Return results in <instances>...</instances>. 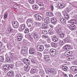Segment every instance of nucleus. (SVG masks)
<instances>
[{
    "mask_svg": "<svg viewBox=\"0 0 77 77\" xmlns=\"http://www.w3.org/2000/svg\"><path fill=\"white\" fill-rule=\"evenodd\" d=\"M41 36V34H39L37 32L34 31L33 32V35L34 41H37L38 40V38H40Z\"/></svg>",
    "mask_w": 77,
    "mask_h": 77,
    "instance_id": "obj_1",
    "label": "nucleus"
},
{
    "mask_svg": "<svg viewBox=\"0 0 77 77\" xmlns=\"http://www.w3.org/2000/svg\"><path fill=\"white\" fill-rule=\"evenodd\" d=\"M28 49V48L27 46H24L23 47L22 49H21V51L22 54H27V49Z\"/></svg>",
    "mask_w": 77,
    "mask_h": 77,
    "instance_id": "obj_2",
    "label": "nucleus"
},
{
    "mask_svg": "<svg viewBox=\"0 0 77 77\" xmlns=\"http://www.w3.org/2000/svg\"><path fill=\"white\" fill-rule=\"evenodd\" d=\"M60 21L61 23H62L63 25L65 26H69V24H66V21L63 17H60Z\"/></svg>",
    "mask_w": 77,
    "mask_h": 77,
    "instance_id": "obj_3",
    "label": "nucleus"
},
{
    "mask_svg": "<svg viewBox=\"0 0 77 77\" xmlns=\"http://www.w3.org/2000/svg\"><path fill=\"white\" fill-rule=\"evenodd\" d=\"M37 50L39 51H42L44 50V47L42 45H37Z\"/></svg>",
    "mask_w": 77,
    "mask_h": 77,
    "instance_id": "obj_4",
    "label": "nucleus"
},
{
    "mask_svg": "<svg viewBox=\"0 0 77 77\" xmlns=\"http://www.w3.org/2000/svg\"><path fill=\"white\" fill-rule=\"evenodd\" d=\"M33 20L30 19H27L26 21V24L27 26L29 27H32V23H33Z\"/></svg>",
    "mask_w": 77,
    "mask_h": 77,
    "instance_id": "obj_5",
    "label": "nucleus"
},
{
    "mask_svg": "<svg viewBox=\"0 0 77 77\" xmlns=\"http://www.w3.org/2000/svg\"><path fill=\"white\" fill-rule=\"evenodd\" d=\"M13 27L14 29H17L19 27V23L17 21H14L12 23Z\"/></svg>",
    "mask_w": 77,
    "mask_h": 77,
    "instance_id": "obj_6",
    "label": "nucleus"
},
{
    "mask_svg": "<svg viewBox=\"0 0 77 77\" xmlns=\"http://www.w3.org/2000/svg\"><path fill=\"white\" fill-rule=\"evenodd\" d=\"M69 25H70L69 26L70 30H76V26L74 24H72L70 25L69 24Z\"/></svg>",
    "mask_w": 77,
    "mask_h": 77,
    "instance_id": "obj_7",
    "label": "nucleus"
},
{
    "mask_svg": "<svg viewBox=\"0 0 77 77\" xmlns=\"http://www.w3.org/2000/svg\"><path fill=\"white\" fill-rule=\"evenodd\" d=\"M25 28H26V25H25V24H23L20 25L19 27V30L20 32H22V31H23Z\"/></svg>",
    "mask_w": 77,
    "mask_h": 77,
    "instance_id": "obj_8",
    "label": "nucleus"
},
{
    "mask_svg": "<svg viewBox=\"0 0 77 77\" xmlns=\"http://www.w3.org/2000/svg\"><path fill=\"white\" fill-rule=\"evenodd\" d=\"M35 17L39 21H40V23L42 22V17L41 16L38 15V14H35Z\"/></svg>",
    "mask_w": 77,
    "mask_h": 77,
    "instance_id": "obj_9",
    "label": "nucleus"
},
{
    "mask_svg": "<svg viewBox=\"0 0 77 77\" xmlns=\"http://www.w3.org/2000/svg\"><path fill=\"white\" fill-rule=\"evenodd\" d=\"M43 59H45L46 62H48L50 60V56L48 55H45L44 56Z\"/></svg>",
    "mask_w": 77,
    "mask_h": 77,
    "instance_id": "obj_10",
    "label": "nucleus"
},
{
    "mask_svg": "<svg viewBox=\"0 0 77 77\" xmlns=\"http://www.w3.org/2000/svg\"><path fill=\"white\" fill-rule=\"evenodd\" d=\"M56 18L53 17L51 18V23L52 24H56Z\"/></svg>",
    "mask_w": 77,
    "mask_h": 77,
    "instance_id": "obj_11",
    "label": "nucleus"
},
{
    "mask_svg": "<svg viewBox=\"0 0 77 77\" xmlns=\"http://www.w3.org/2000/svg\"><path fill=\"white\" fill-rule=\"evenodd\" d=\"M58 7L59 8H62L65 7V4L63 3H59L58 4Z\"/></svg>",
    "mask_w": 77,
    "mask_h": 77,
    "instance_id": "obj_12",
    "label": "nucleus"
},
{
    "mask_svg": "<svg viewBox=\"0 0 77 77\" xmlns=\"http://www.w3.org/2000/svg\"><path fill=\"white\" fill-rule=\"evenodd\" d=\"M6 59L7 62H8V63H11V62H12V58L11 57H8Z\"/></svg>",
    "mask_w": 77,
    "mask_h": 77,
    "instance_id": "obj_13",
    "label": "nucleus"
},
{
    "mask_svg": "<svg viewBox=\"0 0 77 77\" xmlns=\"http://www.w3.org/2000/svg\"><path fill=\"white\" fill-rule=\"evenodd\" d=\"M55 30L57 32L58 34L62 32V31H61V29H60V27H59V26H57L55 28Z\"/></svg>",
    "mask_w": 77,
    "mask_h": 77,
    "instance_id": "obj_14",
    "label": "nucleus"
},
{
    "mask_svg": "<svg viewBox=\"0 0 77 77\" xmlns=\"http://www.w3.org/2000/svg\"><path fill=\"white\" fill-rule=\"evenodd\" d=\"M71 51H67L65 53V56H71V54L70 53Z\"/></svg>",
    "mask_w": 77,
    "mask_h": 77,
    "instance_id": "obj_15",
    "label": "nucleus"
},
{
    "mask_svg": "<svg viewBox=\"0 0 77 77\" xmlns=\"http://www.w3.org/2000/svg\"><path fill=\"white\" fill-rule=\"evenodd\" d=\"M29 52V54H33L35 53V51L34 49L31 48H30Z\"/></svg>",
    "mask_w": 77,
    "mask_h": 77,
    "instance_id": "obj_16",
    "label": "nucleus"
},
{
    "mask_svg": "<svg viewBox=\"0 0 77 77\" xmlns=\"http://www.w3.org/2000/svg\"><path fill=\"white\" fill-rule=\"evenodd\" d=\"M71 69H72V71L75 72L77 73V67L76 66H73L71 67Z\"/></svg>",
    "mask_w": 77,
    "mask_h": 77,
    "instance_id": "obj_17",
    "label": "nucleus"
},
{
    "mask_svg": "<svg viewBox=\"0 0 77 77\" xmlns=\"http://www.w3.org/2000/svg\"><path fill=\"white\" fill-rule=\"evenodd\" d=\"M42 27L43 29H47L48 28V26L47 24H42Z\"/></svg>",
    "mask_w": 77,
    "mask_h": 77,
    "instance_id": "obj_18",
    "label": "nucleus"
},
{
    "mask_svg": "<svg viewBox=\"0 0 77 77\" xmlns=\"http://www.w3.org/2000/svg\"><path fill=\"white\" fill-rule=\"evenodd\" d=\"M50 20L47 19V18H45L44 20V21L45 23L46 24H50Z\"/></svg>",
    "mask_w": 77,
    "mask_h": 77,
    "instance_id": "obj_19",
    "label": "nucleus"
},
{
    "mask_svg": "<svg viewBox=\"0 0 77 77\" xmlns=\"http://www.w3.org/2000/svg\"><path fill=\"white\" fill-rule=\"evenodd\" d=\"M23 39V35H20L17 36V40L18 41H21Z\"/></svg>",
    "mask_w": 77,
    "mask_h": 77,
    "instance_id": "obj_20",
    "label": "nucleus"
},
{
    "mask_svg": "<svg viewBox=\"0 0 77 77\" xmlns=\"http://www.w3.org/2000/svg\"><path fill=\"white\" fill-rule=\"evenodd\" d=\"M14 72L12 71H10L9 72L7 73V75L8 76L11 77V76H12L14 75Z\"/></svg>",
    "mask_w": 77,
    "mask_h": 77,
    "instance_id": "obj_21",
    "label": "nucleus"
},
{
    "mask_svg": "<svg viewBox=\"0 0 77 77\" xmlns=\"http://www.w3.org/2000/svg\"><path fill=\"white\" fill-rule=\"evenodd\" d=\"M59 36L60 38H64V35H65V34L63 32H61L59 33Z\"/></svg>",
    "mask_w": 77,
    "mask_h": 77,
    "instance_id": "obj_22",
    "label": "nucleus"
},
{
    "mask_svg": "<svg viewBox=\"0 0 77 77\" xmlns=\"http://www.w3.org/2000/svg\"><path fill=\"white\" fill-rule=\"evenodd\" d=\"M55 16L57 18H59V17H61V13L59 12H57L56 13Z\"/></svg>",
    "mask_w": 77,
    "mask_h": 77,
    "instance_id": "obj_23",
    "label": "nucleus"
},
{
    "mask_svg": "<svg viewBox=\"0 0 77 77\" xmlns=\"http://www.w3.org/2000/svg\"><path fill=\"white\" fill-rule=\"evenodd\" d=\"M70 46L68 45H66L64 46L63 47V48L65 50H68V49H70Z\"/></svg>",
    "mask_w": 77,
    "mask_h": 77,
    "instance_id": "obj_24",
    "label": "nucleus"
},
{
    "mask_svg": "<svg viewBox=\"0 0 77 77\" xmlns=\"http://www.w3.org/2000/svg\"><path fill=\"white\" fill-rule=\"evenodd\" d=\"M50 54L53 57H56L57 56V54H56V51L55 52L51 53Z\"/></svg>",
    "mask_w": 77,
    "mask_h": 77,
    "instance_id": "obj_25",
    "label": "nucleus"
},
{
    "mask_svg": "<svg viewBox=\"0 0 77 77\" xmlns=\"http://www.w3.org/2000/svg\"><path fill=\"white\" fill-rule=\"evenodd\" d=\"M38 8L39 7L36 4H34L33 5L32 8L33 9H35V10H38Z\"/></svg>",
    "mask_w": 77,
    "mask_h": 77,
    "instance_id": "obj_26",
    "label": "nucleus"
},
{
    "mask_svg": "<svg viewBox=\"0 0 77 77\" xmlns=\"http://www.w3.org/2000/svg\"><path fill=\"white\" fill-rule=\"evenodd\" d=\"M46 14L47 15V16L48 17H53L54 15L53 13H51V12H47Z\"/></svg>",
    "mask_w": 77,
    "mask_h": 77,
    "instance_id": "obj_27",
    "label": "nucleus"
},
{
    "mask_svg": "<svg viewBox=\"0 0 77 77\" xmlns=\"http://www.w3.org/2000/svg\"><path fill=\"white\" fill-rule=\"evenodd\" d=\"M52 41H54V42H57L58 41V39L56 36H54L52 38Z\"/></svg>",
    "mask_w": 77,
    "mask_h": 77,
    "instance_id": "obj_28",
    "label": "nucleus"
},
{
    "mask_svg": "<svg viewBox=\"0 0 77 77\" xmlns=\"http://www.w3.org/2000/svg\"><path fill=\"white\" fill-rule=\"evenodd\" d=\"M39 74L42 77H43L44 76V72L42 70L40 71Z\"/></svg>",
    "mask_w": 77,
    "mask_h": 77,
    "instance_id": "obj_29",
    "label": "nucleus"
},
{
    "mask_svg": "<svg viewBox=\"0 0 77 77\" xmlns=\"http://www.w3.org/2000/svg\"><path fill=\"white\" fill-rule=\"evenodd\" d=\"M69 12H70V10L69 9V8H66L64 9V10L63 11V14H65L66 13H68Z\"/></svg>",
    "mask_w": 77,
    "mask_h": 77,
    "instance_id": "obj_30",
    "label": "nucleus"
},
{
    "mask_svg": "<svg viewBox=\"0 0 77 77\" xmlns=\"http://www.w3.org/2000/svg\"><path fill=\"white\" fill-rule=\"evenodd\" d=\"M62 69L64 71H66L68 70V67L66 66H63L62 67Z\"/></svg>",
    "mask_w": 77,
    "mask_h": 77,
    "instance_id": "obj_31",
    "label": "nucleus"
},
{
    "mask_svg": "<svg viewBox=\"0 0 77 77\" xmlns=\"http://www.w3.org/2000/svg\"><path fill=\"white\" fill-rule=\"evenodd\" d=\"M36 69L32 68L30 72L31 73V74H33V73H35V72H36Z\"/></svg>",
    "mask_w": 77,
    "mask_h": 77,
    "instance_id": "obj_32",
    "label": "nucleus"
},
{
    "mask_svg": "<svg viewBox=\"0 0 77 77\" xmlns=\"http://www.w3.org/2000/svg\"><path fill=\"white\" fill-rule=\"evenodd\" d=\"M51 45L52 47H57V45L56 44L54 43L53 42H51Z\"/></svg>",
    "mask_w": 77,
    "mask_h": 77,
    "instance_id": "obj_33",
    "label": "nucleus"
},
{
    "mask_svg": "<svg viewBox=\"0 0 77 77\" xmlns=\"http://www.w3.org/2000/svg\"><path fill=\"white\" fill-rule=\"evenodd\" d=\"M48 33L49 35H53L54 34V32L53 31V30L50 29L48 30Z\"/></svg>",
    "mask_w": 77,
    "mask_h": 77,
    "instance_id": "obj_34",
    "label": "nucleus"
},
{
    "mask_svg": "<svg viewBox=\"0 0 77 77\" xmlns=\"http://www.w3.org/2000/svg\"><path fill=\"white\" fill-rule=\"evenodd\" d=\"M8 31L10 33H11L14 32V31H13V29L11 28H8Z\"/></svg>",
    "mask_w": 77,
    "mask_h": 77,
    "instance_id": "obj_35",
    "label": "nucleus"
},
{
    "mask_svg": "<svg viewBox=\"0 0 77 77\" xmlns=\"http://www.w3.org/2000/svg\"><path fill=\"white\" fill-rule=\"evenodd\" d=\"M24 32L25 33H29V29L28 28L25 29Z\"/></svg>",
    "mask_w": 77,
    "mask_h": 77,
    "instance_id": "obj_36",
    "label": "nucleus"
},
{
    "mask_svg": "<svg viewBox=\"0 0 77 77\" xmlns=\"http://www.w3.org/2000/svg\"><path fill=\"white\" fill-rule=\"evenodd\" d=\"M65 39L66 42H69L70 39L69 37V36H67Z\"/></svg>",
    "mask_w": 77,
    "mask_h": 77,
    "instance_id": "obj_37",
    "label": "nucleus"
},
{
    "mask_svg": "<svg viewBox=\"0 0 77 77\" xmlns=\"http://www.w3.org/2000/svg\"><path fill=\"white\" fill-rule=\"evenodd\" d=\"M29 2L30 4H33L35 3V0H29Z\"/></svg>",
    "mask_w": 77,
    "mask_h": 77,
    "instance_id": "obj_38",
    "label": "nucleus"
},
{
    "mask_svg": "<svg viewBox=\"0 0 77 77\" xmlns=\"http://www.w3.org/2000/svg\"><path fill=\"white\" fill-rule=\"evenodd\" d=\"M44 46L47 48H50V47H51V46H50L48 44H44Z\"/></svg>",
    "mask_w": 77,
    "mask_h": 77,
    "instance_id": "obj_39",
    "label": "nucleus"
},
{
    "mask_svg": "<svg viewBox=\"0 0 77 77\" xmlns=\"http://www.w3.org/2000/svg\"><path fill=\"white\" fill-rule=\"evenodd\" d=\"M48 50L47 49H45L44 51V54H48Z\"/></svg>",
    "mask_w": 77,
    "mask_h": 77,
    "instance_id": "obj_40",
    "label": "nucleus"
},
{
    "mask_svg": "<svg viewBox=\"0 0 77 77\" xmlns=\"http://www.w3.org/2000/svg\"><path fill=\"white\" fill-rule=\"evenodd\" d=\"M5 59L2 56H0V62H4Z\"/></svg>",
    "mask_w": 77,
    "mask_h": 77,
    "instance_id": "obj_41",
    "label": "nucleus"
},
{
    "mask_svg": "<svg viewBox=\"0 0 77 77\" xmlns=\"http://www.w3.org/2000/svg\"><path fill=\"white\" fill-rule=\"evenodd\" d=\"M38 5L39 6H44V3L43 2H40L38 4Z\"/></svg>",
    "mask_w": 77,
    "mask_h": 77,
    "instance_id": "obj_42",
    "label": "nucleus"
},
{
    "mask_svg": "<svg viewBox=\"0 0 77 77\" xmlns=\"http://www.w3.org/2000/svg\"><path fill=\"white\" fill-rule=\"evenodd\" d=\"M56 51V50H55L54 49H51L50 50V54L51 53H54V52H55Z\"/></svg>",
    "mask_w": 77,
    "mask_h": 77,
    "instance_id": "obj_43",
    "label": "nucleus"
},
{
    "mask_svg": "<svg viewBox=\"0 0 77 77\" xmlns=\"http://www.w3.org/2000/svg\"><path fill=\"white\" fill-rule=\"evenodd\" d=\"M36 27H39L41 25V23L39 22H37L36 23Z\"/></svg>",
    "mask_w": 77,
    "mask_h": 77,
    "instance_id": "obj_44",
    "label": "nucleus"
},
{
    "mask_svg": "<svg viewBox=\"0 0 77 77\" xmlns=\"http://www.w3.org/2000/svg\"><path fill=\"white\" fill-rule=\"evenodd\" d=\"M37 54L38 56H39L40 57H41V56H42V54L39 52H37Z\"/></svg>",
    "mask_w": 77,
    "mask_h": 77,
    "instance_id": "obj_45",
    "label": "nucleus"
},
{
    "mask_svg": "<svg viewBox=\"0 0 77 77\" xmlns=\"http://www.w3.org/2000/svg\"><path fill=\"white\" fill-rule=\"evenodd\" d=\"M42 33L44 35H47L48 33L47 31L45 30H43L42 31Z\"/></svg>",
    "mask_w": 77,
    "mask_h": 77,
    "instance_id": "obj_46",
    "label": "nucleus"
},
{
    "mask_svg": "<svg viewBox=\"0 0 77 77\" xmlns=\"http://www.w3.org/2000/svg\"><path fill=\"white\" fill-rule=\"evenodd\" d=\"M23 61V62L25 64V63H26V62H29V60L26 59V58H25L24 59Z\"/></svg>",
    "mask_w": 77,
    "mask_h": 77,
    "instance_id": "obj_47",
    "label": "nucleus"
},
{
    "mask_svg": "<svg viewBox=\"0 0 77 77\" xmlns=\"http://www.w3.org/2000/svg\"><path fill=\"white\" fill-rule=\"evenodd\" d=\"M14 68V65L12 64H10L9 65V69H10V68L12 69Z\"/></svg>",
    "mask_w": 77,
    "mask_h": 77,
    "instance_id": "obj_48",
    "label": "nucleus"
},
{
    "mask_svg": "<svg viewBox=\"0 0 77 77\" xmlns=\"http://www.w3.org/2000/svg\"><path fill=\"white\" fill-rule=\"evenodd\" d=\"M73 19L71 20L68 21V23H70V24H73Z\"/></svg>",
    "mask_w": 77,
    "mask_h": 77,
    "instance_id": "obj_49",
    "label": "nucleus"
},
{
    "mask_svg": "<svg viewBox=\"0 0 77 77\" xmlns=\"http://www.w3.org/2000/svg\"><path fill=\"white\" fill-rule=\"evenodd\" d=\"M77 23V20L76 19H73V24H75Z\"/></svg>",
    "mask_w": 77,
    "mask_h": 77,
    "instance_id": "obj_50",
    "label": "nucleus"
},
{
    "mask_svg": "<svg viewBox=\"0 0 77 77\" xmlns=\"http://www.w3.org/2000/svg\"><path fill=\"white\" fill-rule=\"evenodd\" d=\"M40 10L42 11H44L45 10V8L44 7L41 8H40Z\"/></svg>",
    "mask_w": 77,
    "mask_h": 77,
    "instance_id": "obj_51",
    "label": "nucleus"
},
{
    "mask_svg": "<svg viewBox=\"0 0 77 77\" xmlns=\"http://www.w3.org/2000/svg\"><path fill=\"white\" fill-rule=\"evenodd\" d=\"M63 40H60L59 42V44H61V45H62L63 44Z\"/></svg>",
    "mask_w": 77,
    "mask_h": 77,
    "instance_id": "obj_52",
    "label": "nucleus"
},
{
    "mask_svg": "<svg viewBox=\"0 0 77 77\" xmlns=\"http://www.w3.org/2000/svg\"><path fill=\"white\" fill-rule=\"evenodd\" d=\"M7 47L8 50L10 51H11V49H10V48H11V45H7Z\"/></svg>",
    "mask_w": 77,
    "mask_h": 77,
    "instance_id": "obj_53",
    "label": "nucleus"
},
{
    "mask_svg": "<svg viewBox=\"0 0 77 77\" xmlns=\"http://www.w3.org/2000/svg\"><path fill=\"white\" fill-rule=\"evenodd\" d=\"M42 36L43 38H44L45 39V38H48V36L45 35H43Z\"/></svg>",
    "mask_w": 77,
    "mask_h": 77,
    "instance_id": "obj_54",
    "label": "nucleus"
},
{
    "mask_svg": "<svg viewBox=\"0 0 77 77\" xmlns=\"http://www.w3.org/2000/svg\"><path fill=\"white\" fill-rule=\"evenodd\" d=\"M15 77H21V75L20 74H18L17 75H16Z\"/></svg>",
    "mask_w": 77,
    "mask_h": 77,
    "instance_id": "obj_55",
    "label": "nucleus"
},
{
    "mask_svg": "<svg viewBox=\"0 0 77 77\" xmlns=\"http://www.w3.org/2000/svg\"><path fill=\"white\" fill-rule=\"evenodd\" d=\"M7 17H8V13H5V14H4V18L6 19L7 18Z\"/></svg>",
    "mask_w": 77,
    "mask_h": 77,
    "instance_id": "obj_56",
    "label": "nucleus"
},
{
    "mask_svg": "<svg viewBox=\"0 0 77 77\" xmlns=\"http://www.w3.org/2000/svg\"><path fill=\"white\" fill-rule=\"evenodd\" d=\"M31 61L33 63H35L36 62V60H32Z\"/></svg>",
    "mask_w": 77,
    "mask_h": 77,
    "instance_id": "obj_57",
    "label": "nucleus"
},
{
    "mask_svg": "<svg viewBox=\"0 0 77 77\" xmlns=\"http://www.w3.org/2000/svg\"><path fill=\"white\" fill-rule=\"evenodd\" d=\"M4 67H6L7 68L9 69V65L7 64L4 66Z\"/></svg>",
    "mask_w": 77,
    "mask_h": 77,
    "instance_id": "obj_58",
    "label": "nucleus"
},
{
    "mask_svg": "<svg viewBox=\"0 0 77 77\" xmlns=\"http://www.w3.org/2000/svg\"><path fill=\"white\" fill-rule=\"evenodd\" d=\"M64 16L65 17H66V18H68L69 17V15H68V14H64Z\"/></svg>",
    "mask_w": 77,
    "mask_h": 77,
    "instance_id": "obj_59",
    "label": "nucleus"
},
{
    "mask_svg": "<svg viewBox=\"0 0 77 77\" xmlns=\"http://www.w3.org/2000/svg\"><path fill=\"white\" fill-rule=\"evenodd\" d=\"M3 70L4 71H6L8 70V69H6V68H5L4 67L3 69Z\"/></svg>",
    "mask_w": 77,
    "mask_h": 77,
    "instance_id": "obj_60",
    "label": "nucleus"
},
{
    "mask_svg": "<svg viewBox=\"0 0 77 77\" xmlns=\"http://www.w3.org/2000/svg\"><path fill=\"white\" fill-rule=\"evenodd\" d=\"M62 73L63 75V76L66 77H68V75H66V74L64 73V72H63Z\"/></svg>",
    "mask_w": 77,
    "mask_h": 77,
    "instance_id": "obj_61",
    "label": "nucleus"
},
{
    "mask_svg": "<svg viewBox=\"0 0 77 77\" xmlns=\"http://www.w3.org/2000/svg\"><path fill=\"white\" fill-rule=\"evenodd\" d=\"M47 41L48 42V43H51V40L50 39H48L47 40Z\"/></svg>",
    "mask_w": 77,
    "mask_h": 77,
    "instance_id": "obj_62",
    "label": "nucleus"
},
{
    "mask_svg": "<svg viewBox=\"0 0 77 77\" xmlns=\"http://www.w3.org/2000/svg\"><path fill=\"white\" fill-rule=\"evenodd\" d=\"M51 9L52 11H53V9H54V7H53V6L51 5Z\"/></svg>",
    "mask_w": 77,
    "mask_h": 77,
    "instance_id": "obj_63",
    "label": "nucleus"
},
{
    "mask_svg": "<svg viewBox=\"0 0 77 77\" xmlns=\"http://www.w3.org/2000/svg\"><path fill=\"white\" fill-rule=\"evenodd\" d=\"M32 77H39V75H34Z\"/></svg>",
    "mask_w": 77,
    "mask_h": 77,
    "instance_id": "obj_64",
    "label": "nucleus"
}]
</instances>
